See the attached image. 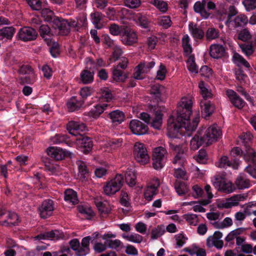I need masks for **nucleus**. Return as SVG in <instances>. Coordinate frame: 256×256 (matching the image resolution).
<instances>
[{
    "label": "nucleus",
    "instance_id": "f257e3e1",
    "mask_svg": "<svg viewBox=\"0 0 256 256\" xmlns=\"http://www.w3.org/2000/svg\"><path fill=\"white\" fill-rule=\"evenodd\" d=\"M192 102L190 97L184 96L178 104L176 116H171L168 120V136L171 138H180L182 134L190 136L196 129L200 121L196 115L191 122Z\"/></svg>",
    "mask_w": 256,
    "mask_h": 256
},
{
    "label": "nucleus",
    "instance_id": "f03ea898",
    "mask_svg": "<svg viewBox=\"0 0 256 256\" xmlns=\"http://www.w3.org/2000/svg\"><path fill=\"white\" fill-rule=\"evenodd\" d=\"M168 156V151L165 146H160L153 150L152 165L156 170L162 168L166 162Z\"/></svg>",
    "mask_w": 256,
    "mask_h": 256
},
{
    "label": "nucleus",
    "instance_id": "7ed1b4c3",
    "mask_svg": "<svg viewBox=\"0 0 256 256\" xmlns=\"http://www.w3.org/2000/svg\"><path fill=\"white\" fill-rule=\"evenodd\" d=\"M124 183V177L118 174L110 180L106 182L103 186L104 193L108 196L114 194L118 192Z\"/></svg>",
    "mask_w": 256,
    "mask_h": 256
},
{
    "label": "nucleus",
    "instance_id": "20e7f679",
    "mask_svg": "<svg viewBox=\"0 0 256 256\" xmlns=\"http://www.w3.org/2000/svg\"><path fill=\"white\" fill-rule=\"evenodd\" d=\"M244 158L249 163L245 170L254 178H256V152L250 146H246Z\"/></svg>",
    "mask_w": 256,
    "mask_h": 256
},
{
    "label": "nucleus",
    "instance_id": "39448f33",
    "mask_svg": "<svg viewBox=\"0 0 256 256\" xmlns=\"http://www.w3.org/2000/svg\"><path fill=\"white\" fill-rule=\"evenodd\" d=\"M212 182L214 188L222 192L230 194L233 192L235 189L230 182L226 180L224 177L220 175L215 176Z\"/></svg>",
    "mask_w": 256,
    "mask_h": 256
},
{
    "label": "nucleus",
    "instance_id": "423d86ee",
    "mask_svg": "<svg viewBox=\"0 0 256 256\" xmlns=\"http://www.w3.org/2000/svg\"><path fill=\"white\" fill-rule=\"evenodd\" d=\"M134 156L136 161L142 165L148 164L150 160L145 146L139 142H136L134 145Z\"/></svg>",
    "mask_w": 256,
    "mask_h": 256
},
{
    "label": "nucleus",
    "instance_id": "0eeeda50",
    "mask_svg": "<svg viewBox=\"0 0 256 256\" xmlns=\"http://www.w3.org/2000/svg\"><path fill=\"white\" fill-rule=\"evenodd\" d=\"M221 134L220 128L216 125H213L208 128L204 134L202 132V136L206 145L208 146L216 141Z\"/></svg>",
    "mask_w": 256,
    "mask_h": 256
},
{
    "label": "nucleus",
    "instance_id": "6e6552de",
    "mask_svg": "<svg viewBox=\"0 0 256 256\" xmlns=\"http://www.w3.org/2000/svg\"><path fill=\"white\" fill-rule=\"evenodd\" d=\"M154 65L155 62L154 60L141 62L136 68V71L133 74V78L138 80L143 79L144 76L142 74L150 72Z\"/></svg>",
    "mask_w": 256,
    "mask_h": 256
},
{
    "label": "nucleus",
    "instance_id": "1a4fd4ad",
    "mask_svg": "<svg viewBox=\"0 0 256 256\" xmlns=\"http://www.w3.org/2000/svg\"><path fill=\"white\" fill-rule=\"evenodd\" d=\"M19 72L23 75L19 78L20 84H32L35 81V74L30 66L28 65L22 66L20 68Z\"/></svg>",
    "mask_w": 256,
    "mask_h": 256
},
{
    "label": "nucleus",
    "instance_id": "9d476101",
    "mask_svg": "<svg viewBox=\"0 0 256 256\" xmlns=\"http://www.w3.org/2000/svg\"><path fill=\"white\" fill-rule=\"evenodd\" d=\"M67 129L69 133L76 138H80V136H84V132L86 130V125L80 122L71 121L67 125Z\"/></svg>",
    "mask_w": 256,
    "mask_h": 256
},
{
    "label": "nucleus",
    "instance_id": "9b49d317",
    "mask_svg": "<svg viewBox=\"0 0 256 256\" xmlns=\"http://www.w3.org/2000/svg\"><path fill=\"white\" fill-rule=\"evenodd\" d=\"M169 146L172 150L177 152L173 160V164L180 166H183L186 162V159L184 155V150L182 146L175 144H174L172 140L169 142Z\"/></svg>",
    "mask_w": 256,
    "mask_h": 256
},
{
    "label": "nucleus",
    "instance_id": "f8f14e48",
    "mask_svg": "<svg viewBox=\"0 0 256 256\" xmlns=\"http://www.w3.org/2000/svg\"><path fill=\"white\" fill-rule=\"evenodd\" d=\"M248 194H236L230 198L227 199L225 202H222L218 204L219 208H230L236 206L240 202H243L246 200Z\"/></svg>",
    "mask_w": 256,
    "mask_h": 256
},
{
    "label": "nucleus",
    "instance_id": "ddd939ff",
    "mask_svg": "<svg viewBox=\"0 0 256 256\" xmlns=\"http://www.w3.org/2000/svg\"><path fill=\"white\" fill-rule=\"evenodd\" d=\"M18 35L20 40L28 42L36 39L38 34L36 30L32 28L24 26L20 30Z\"/></svg>",
    "mask_w": 256,
    "mask_h": 256
},
{
    "label": "nucleus",
    "instance_id": "4468645a",
    "mask_svg": "<svg viewBox=\"0 0 256 256\" xmlns=\"http://www.w3.org/2000/svg\"><path fill=\"white\" fill-rule=\"evenodd\" d=\"M129 128L132 132L136 135H143L147 133L148 126L137 120H132L129 124Z\"/></svg>",
    "mask_w": 256,
    "mask_h": 256
},
{
    "label": "nucleus",
    "instance_id": "2eb2a0df",
    "mask_svg": "<svg viewBox=\"0 0 256 256\" xmlns=\"http://www.w3.org/2000/svg\"><path fill=\"white\" fill-rule=\"evenodd\" d=\"M237 13L238 10L235 6H230L228 8V13H227L225 10H219L218 12L217 18L220 21L226 20V24L230 27V22L232 17L236 15Z\"/></svg>",
    "mask_w": 256,
    "mask_h": 256
},
{
    "label": "nucleus",
    "instance_id": "dca6fc26",
    "mask_svg": "<svg viewBox=\"0 0 256 256\" xmlns=\"http://www.w3.org/2000/svg\"><path fill=\"white\" fill-rule=\"evenodd\" d=\"M54 210L53 201L50 200H44L38 208V212L41 218H46L50 216Z\"/></svg>",
    "mask_w": 256,
    "mask_h": 256
},
{
    "label": "nucleus",
    "instance_id": "f3484780",
    "mask_svg": "<svg viewBox=\"0 0 256 256\" xmlns=\"http://www.w3.org/2000/svg\"><path fill=\"white\" fill-rule=\"evenodd\" d=\"M222 234L220 231H216L213 236H210L206 240V245L208 247L215 246L217 248L220 249L224 245L223 241L221 240Z\"/></svg>",
    "mask_w": 256,
    "mask_h": 256
},
{
    "label": "nucleus",
    "instance_id": "a211bd4d",
    "mask_svg": "<svg viewBox=\"0 0 256 256\" xmlns=\"http://www.w3.org/2000/svg\"><path fill=\"white\" fill-rule=\"evenodd\" d=\"M76 144L82 149L84 154L88 153L92 148L93 144L91 139L84 136H80L76 138Z\"/></svg>",
    "mask_w": 256,
    "mask_h": 256
},
{
    "label": "nucleus",
    "instance_id": "6ab92c4d",
    "mask_svg": "<svg viewBox=\"0 0 256 256\" xmlns=\"http://www.w3.org/2000/svg\"><path fill=\"white\" fill-rule=\"evenodd\" d=\"M122 42L128 46H132L138 42V38L136 32L132 30H126L122 36Z\"/></svg>",
    "mask_w": 256,
    "mask_h": 256
},
{
    "label": "nucleus",
    "instance_id": "aec40b11",
    "mask_svg": "<svg viewBox=\"0 0 256 256\" xmlns=\"http://www.w3.org/2000/svg\"><path fill=\"white\" fill-rule=\"evenodd\" d=\"M226 94L235 107L240 109L244 106V101L234 90H228L226 91Z\"/></svg>",
    "mask_w": 256,
    "mask_h": 256
},
{
    "label": "nucleus",
    "instance_id": "412c9836",
    "mask_svg": "<svg viewBox=\"0 0 256 256\" xmlns=\"http://www.w3.org/2000/svg\"><path fill=\"white\" fill-rule=\"evenodd\" d=\"M225 49L222 45L218 44H212L210 47V54L214 58H220L224 54Z\"/></svg>",
    "mask_w": 256,
    "mask_h": 256
},
{
    "label": "nucleus",
    "instance_id": "4be33fe9",
    "mask_svg": "<svg viewBox=\"0 0 256 256\" xmlns=\"http://www.w3.org/2000/svg\"><path fill=\"white\" fill-rule=\"evenodd\" d=\"M200 106L202 115L205 118L209 117L214 112V106L210 101L201 100Z\"/></svg>",
    "mask_w": 256,
    "mask_h": 256
},
{
    "label": "nucleus",
    "instance_id": "5701e85b",
    "mask_svg": "<svg viewBox=\"0 0 256 256\" xmlns=\"http://www.w3.org/2000/svg\"><path fill=\"white\" fill-rule=\"evenodd\" d=\"M76 164L78 170V176L80 180L83 181L88 177L89 169L87 168L85 162L82 160H78Z\"/></svg>",
    "mask_w": 256,
    "mask_h": 256
},
{
    "label": "nucleus",
    "instance_id": "b1692460",
    "mask_svg": "<svg viewBox=\"0 0 256 256\" xmlns=\"http://www.w3.org/2000/svg\"><path fill=\"white\" fill-rule=\"evenodd\" d=\"M188 28L191 35L195 39H202L204 36V32L200 26L190 22Z\"/></svg>",
    "mask_w": 256,
    "mask_h": 256
},
{
    "label": "nucleus",
    "instance_id": "393cba45",
    "mask_svg": "<svg viewBox=\"0 0 256 256\" xmlns=\"http://www.w3.org/2000/svg\"><path fill=\"white\" fill-rule=\"evenodd\" d=\"M48 156L56 160H61L64 158L66 153L62 149L58 148L51 147L47 150Z\"/></svg>",
    "mask_w": 256,
    "mask_h": 256
},
{
    "label": "nucleus",
    "instance_id": "a878e982",
    "mask_svg": "<svg viewBox=\"0 0 256 256\" xmlns=\"http://www.w3.org/2000/svg\"><path fill=\"white\" fill-rule=\"evenodd\" d=\"M248 19L246 16L239 14L233 20H230V26H232L234 28L243 27L248 24Z\"/></svg>",
    "mask_w": 256,
    "mask_h": 256
},
{
    "label": "nucleus",
    "instance_id": "bb28decb",
    "mask_svg": "<svg viewBox=\"0 0 256 256\" xmlns=\"http://www.w3.org/2000/svg\"><path fill=\"white\" fill-rule=\"evenodd\" d=\"M108 116L112 123L116 125L122 123L124 120V113L120 110L112 111L108 114Z\"/></svg>",
    "mask_w": 256,
    "mask_h": 256
},
{
    "label": "nucleus",
    "instance_id": "cd10ccee",
    "mask_svg": "<svg viewBox=\"0 0 256 256\" xmlns=\"http://www.w3.org/2000/svg\"><path fill=\"white\" fill-rule=\"evenodd\" d=\"M202 144H206L204 140H203V138L202 136V131H198L197 134L190 140V148L193 150H196L198 149Z\"/></svg>",
    "mask_w": 256,
    "mask_h": 256
},
{
    "label": "nucleus",
    "instance_id": "c85d7f7f",
    "mask_svg": "<svg viewBox=\"0 0 256 256\" xmlns=\"http://www.w3.org/2000/svg\"><path fill=\"white\" fill-rule=\"evenodd\" d=\"M239 162L238 160H234V162H232L229 160L228 156H222L220 160V161L216 164V166L220 168H226L227 166L232 167L234 169H237Z\"/></svg>",
    "mask_w": 256,
    "mask_h": 256
},
{
    "label": "nucleus",
    "instance_id": "c756f323",
    "mask_svg": "<svg viewBox=\"0 0 256 256\" xmlns=\"http://www.w3.org/2000/svg\"><path fill=\"white\" fill-rule=\"evenodd\" d=\"M132 18L137 24L144 28H146L149 26L150 22L148 18L140 13L135 14Z\"/></svg>",
    "mask_w": 256,
    "mask_h": 256
},
{
    "label": "nucleus",
    "instance_id": "7c9ffc66",
    "mask_svg": "<svg viewBox=\"0 0 256 256\" xmlns=\"http://www.w3.org/2000/svg\"><path fill=\"white\" fill-rule=\"evenodd\" d=\"M16 30L12 26H6L0 29V40H12Z\"/></svg>",
    "mask_w": 256,
    "mask_h": 256
},
{
    "label": "nucleus",
    "instance_id": "2f4dec72",
    "mask_svg": "<svg viewBox=\"0 0 256 256\" xmlns=\"http://www.w3.org/2000/svg\"><path fill=\"white\" fill-rule=\"evenodd\" d=\"M84 102V100H78L76 97L73 96L67 102V107L69 111L74 112L80 108Z\"/></svg>",
    "mask_w": 256,
    "mask_h": 256
},
{
    "label": "nucleus",
    "instance_id": "473e14b6",
    "mask_svg": "<svg viewBox=\"0 0 256 256\" xmlns=\"http://www.w3.org/2000/svg\"><path fill=\"white\" fill-rule=\"evenodd\" d=\"M174 188L180 196H182L186 194L189 191L188 186L184 182L177 180L174 183Z\"/></svg>",
    "mask_w": 256,
    "mask_h": 256
},
{
    "label": "nucleus",
    "instance_id": "72a5a7b5",
    "mask_svg": "<svg viewBox=\"0 0 256 256\" xmlns=\"http://www.w3.org/2000/svg\"><path fill=\"white\" fill-rule=\"evenodd\" d=\"M205 0L198 2L194 6V9L196 12L200 13L204 18L208 17L210 14L206 11L204 6Z\"/></svg>",
    "mask_w": 256,
    "mask_h": 256
},
{
    "label": "nucleus",
    "instance_id": "f704fd0d",
    "mask_svg": "<svg viewBox=\"0 0 256 256\" xmlns=\"http://www.w3.org/2000/svg\"><path fill=\"white\" fill-rule=\"evenodd\" d=\"M190 39L188 34H184L182 38V44L184 54L187 56H192V48L190 44Z\"/></svg>",
    "mask_w": 256,
    "mask_h": 256
},
{
    "label": "nucleus",
    "instance_id": "c9c22d12",
    "mask_svg": "<svg viewBox=\"0 0 256 256\" xmlns=\"http://www.w3.org/2000/svg\"><path fill=\"white\" fill-rule=\"evenodd\" d=\"M60 33L62 35L68 34L70 30L68 20L62 19L56 22Z\"/></svg>",
    "mask_w": 256,
    "mask_h": 256
},
{
    "label": "nucleus",
    "instance_id": "e433bc0d",
    "mask_svg": "<svg viewBox=\"0 0 256 256\" xmlns=\"http://www.w3.org/2000/svg\"><path fill=\"white\" fill-rule=\"evenodd\" d=\"M59 238V232L58 230H52L40 234L34 238L36 240H48L52 238Z\"/></svg>",
    "mask_w": 256,
    "mask_h": 256
},
{
    "label": "nucleus",
    "instance_id": "4c0bfd02",
    "mask_svg": "<svg viewBox=\"0 0 256 256\" xmlns=\"http://www.w3.org/2000/svg\"><path fill=\"white\" fill-rule=\"evenodd\" d=\"M8 220L2 222H0V224L3 226H14L18 224V217L14 212H9L8 216Z\"/></svg>",
    "mask_w": 256,
    "mask_h": 256
},
{
    "label": "nucleus",
    "instance_id": "58836bf2",
    "mask_svg": "<svg viewBox=\"0 0 256 256\" xmlns=\"http://www.w3.org/2000/svg\"><path fill=\"white\" fill-rule=\"evenodd\" d=\"M150 3L162 13H166L168 10V3L162 0H150Z\"/></svg>",
    "mask_w": 256,
    "mask_h": 256
},
{
    "label": "nucleus",
    "instance_id": "ea45409f",
    "mask_svg": "<svg viewBox=\"0 0 256 256\" xmlns=\"http://www.w3.org/2000/svg\"><path fill=\"white\" fill-rule=\"evenodd\" d=\"M64 200L66 201L75 204L78 202L76 193L71 189L66 190L64 192Z\"/></svg>",
    "mask_w": 256,
    "mask_h": 256
},
{
    "label": "nucleus",
    "instance_id": "a19ab883",
    "mask_svg": "<svg viewBox=\"0 0 256 256\" xmlns=\"http://www.w3.org/2000/svg\"><path fill=\"white\" fill-rule=\"evenodd\" d=\"M236 184L239 189L247 188L250 186V182L248 179L242 174L240 175L236 180Z\"/></svg>",
    "mask_w": 256,
    "mask_h": 256
},
{
    "label": "nucleus",
    "instance_id": "79ce46f5",
    "mask_svg": "<svg viewBox=\"0 0 256 256\" xmlns=\"http://www.w3.org/2000/svg\"><path fill=\"white\" fill-rule=\"evenodd\" d=\"M233 62L238 66H244L246 68L250 67L249 63L240 54L234 53L232 56Z\"/></svg>",
    "mask_w": 256,
    "mask_h": 256
},
{
    "label": "nucleus",
    "instance_id": "37998d69",
    "mask_svg": "<svg viewBox=\"0 0 256 256\" xmlns=\"http://www.w3.org/2000/svg\"><path fill=\"white\" fill-rule=\"evenodd\" d=\"M108 106V105L106 104L96 105L90 112L91 116L93 118L98 117L100 115L104 112V110H106Z\"/></svg>",
    "mask_w": 256,
    "mask_h": 256
},
{
    "label": "nucleus",
    "instance_id": "c03bdc74",
    "mask_svg": "<svg viewBox=\"0 0 256 256\" xmlns=\"http://www.w3.org/2000/svg\"><path fill=\"white\" fill-rule=\"evenodd\" d=\"M80 78L83 84H90L93 82L94 74L90 71L84 70L81 72Z\"/></svg>",
    "mask_w": 256,
    "mask_h": 256
},
{
    "label": "nucleus",
    "instance_id": "a18cd8bd",
    "mask_svg": "<svg viewBox=\"0 0 256 256\" xmlns=\"http://www.w3.org/2000/svg\"><path fill=\"white\" fill-rule=\"evenodd\" d=\"M39 31L41 36L48 44L51 38V32L50 27L47 25H42L40 28Z\"/></svg>",
    "mask_w": 256,
    "mask_h": 256
},
{
    "label": "nucleus",
    "instance_id": "49530a36",
    "mask_svg": "<svg viewBox=\"0 0 256 256\" xmlns=\"http://www.w3.org/2000/svg\"><path fill=\"white\" fill-rule=\"evenodd\" d=\"M126 183L130 186H134L136 184V176L134 171L128 170L125 174Z\"/></svg>",
    "mask_w": 256,
    "mask_h": 256
},
{
    "label": "nucleus",
    "instance_id": "de8ad7c7",
    "mask_svg": "<svg viewBox=\"0 0 256 256\" xmlns=\"http://www.w3.org/2000/svg\"><path fill=\"white\" fill-rule=\"evenodd\" d=\"M186 66L188 70L192 73L197 74L198 68L195 63L194 57L193 55L188 56L186 60Z\"/></svg>",
    "mask_w": 256,
    "mask_h": 256
},
{
    "label": "nucleus",
    "instance_id": "09e8293b",
    "mask_svg": "<svg viewBox=\"0 0 256 256\" xmlns=\"http://www.w3.org/2000/svg\"><path fill=\"white\" fill-rule=\"evenodd\" d=\"M90 18L92 23L94 25L96 28L100 29L102 28V25L100 24V22L102 18V13L98 12L92 13Z\"/></svg>",
    "mask_w": 256,
    "mask_h": 256
},
{
    "label": "nucleus",
    "instance_id": "8fccbe9b",
    "mask_svg": "<svg viewBox=\"0 0 256 256\" xmlns=\"http://www.w3.org/2000/svg\"><path fill=\"white\" fill-rule=\"evenodd\" d=\"M198 87L200 89V94L204 98L202 100H206L207 99L212 97L211 91L206 87L203 82H200L199 83Z\"/></svg>",
    "mask_w": 256,
    "mask_h": 256
},
{
    "label": "nucleus",
    "instance_id": "3c124183",
    "mask_svg": "<svg viewBox=\"0 0 256 256\" xmlns=\"http://www.w3.org/2000/svg\"><path fill=\"white\" fill-rule=\"evenodd\" d=\"M162 122V115L160 112H156L155 116L152 120L151 126L155 129L160 128Z\"/></svg>",
    "mask_w": 256,
    "mask_h": 256
},
{
    "label": "nucleus",
    "instance_id": "603ef678",
    "mask_svg": "<svg viewBox=\"0 0 256 256\" xmlns=\"http://www.w3.org/2000/svg\"><path fill=\"white\" fill-rule=\"evenodd\" d=\"M244 230V228H240L231 231L226 237V241L229 242L234 240V238H236L239 237L238 236L242 234Z\"/></svg>",
    "mask_w": 256,
    "mask_h": 256
},
{
    "label": "nucleus",
    "instance_id": "864d4df0",
    "mask_svg": "<svg viewBox=\"0 0 256 256\" xmlns=\"http://www.w3.org/2000/svg\"><path fill=\"white\" fill-rule=\"evenodd\" d=\"M122 238L128 242L139 244L142 240V236L139 234L132 233L130 234H123Z\"/></svg>",
    "mask_w": 256,
    "mask_h": 256
},
{
    "label": "nucleus",
    "instance_id": "5fc2aeb1",
    "mask_svg": "<svg viewBox=\"0 0 256 256\" xmlns=\"http://www.w3.org/2000/svg\"><path fill=\"white\" fill-rule=\"evenodd\" d=\"M163 90L164 88L162 86L159 84H155L151 87L150 93L151 94L153 95L156 99L159 100Z\"/></svg>",
    "mask_w": 256,
    "mask_h": 256
},
{
    "label": "nucleus",
    "instance_id": "6e6d98bb",
    "mask_svg": "<svg viewBox=\"0 0 256 256\" xmlns=\"http://www.w3.org/2000/svg\"><path fill=\"white\" fill-rule=\"evenodd\" d=\"M174 238L177 248L182 247L186 243V241L188 240V238L183 232L176 234Z\"/></svg>",
    "mask_w": 256,
    "mask_h": 256
},
{
    "label": "nucleus",
    "instance_id": "4d7b16f0",
    "mask_svg": "<svg viewBox=\"0 0 256 256\" xmlns=\"http://www.w3.org/2000/svg\"><path fill=\"white\" fill-rule=\"evenodd\" d=\"M112 78L116 82H123L126 76L125 75H123L122 71L116 67L113 70Z\"/></svg>",
    "mask_w": 256,
    "mask_h": 256
},
{
    "label": "nucleus",
    "instance_id": "13d9d810",
    "mask_svg": "<svg viewBox=\"0 0 256 256\" xmlns=\"http://www.w3.org/2000/svg\"><path fill=\"white\" fill-rule=\"evenodd\" d=\"M184 218L192 226H196L198 222L197 215L193 214H188L184 216Z\"/></svg>",
    "mask_w": 256,
    "mask_h": 256
},
{
    "label": "nucleus",
    "instance_id": "bf43d9fd",
    "mask_svg": "<svg viewBox=\"0 0 256 256\" xmlns=\"http://www.w3.org/2000/svg\"><path fill=\"white\" fill-rule=\"evenodd\" d=\"M165 232L163 226H158L152 231L151 238L152 239H156L162 236Z\"/></svg>",
    "mask_w": 256,
    "mask_h": 256
},
{
    "label": "nucleus",
    "instance_id": "052dcab7",
    "mask_svg": "<svg viewBox=\"0 0 256 256\" xmlns=\"http://www.w3.org/2000/svg\"><path fill=\"white\" fill-rule=\"evenodd\" d=\"M242 52L246 56L251 55L254 52V48L251 44H239Z\"/></svg>",
    "mask_w": 256,
    "mask_h": 256
},
{
    "label": "nucleus",
    "instance_id": "680f3d73",
    "mask_svg": "<svg viewBox=\"0 0 256 256\" xmlns=\"http://www.w3.org/2000/svg\"><path fill=\"white\" fill-rule=\"evenodd\" d=\"M52 142L54 144L67 142V136L64 134H56L51 138Z\"/></svg>",
    "mask_w": 256,
    "mask_h": 256
},
{
    "label": "nucleus",
    "instance_id": "e2e57ef3",
    "mask_svg": "<svg viewBox=\"0 0 256 256\" xmlns=\"http://www.w3.org/2000/svg\"><path fill=\"white\" fill-rule=\"evenodd\" d=\"M219 32L214 28H210L206 32V37L208 40H214L218 38Z\"/></svg>",
    "mask_w": 256,
    "mask_h": 256
},
{
    "label": "nucleus",
    "instance_id": "0e129e2a",
    "mask_svg": "<svg viewBox=\"0 0 256 256\" xmlns=\"http://www.w3.org/2000/svg\"><path fill=\"white\" fill-rule=\"evenodd\" d=\"M156 194L157 191L155 189L148 186L144 192V198L148 201H150Z\"/></svg>",
    "mask_w": 256,
    "mask_h": 256
},
{
    "label": "nucleus",
    "instance_id": "69168bd1",
    "mask_svg": "<svg viewBox=\"0 0 256 256\" xmlns=\"http://www.w3.org/2000/svg\"><path fill=\"white\" fill-rule=\"evenodd\" d=\"M108 29L110 33L114 36L120 35L122 32V27L116 24H110Z\"/></svg>",
    "mask_w": 256,
    "mask_h": 256
},
{
    "label": "nucleus",
    "instance_id": "338daca9",
    "mask_svg": "<svg viewBox=\"0 0 256 256\" xmlns=\"http://www.w3.org/2000/svg\"><path fill=\"white\" fill-rule=\"evenodd\" d=\"M160 24L164 28H167L172 25V22L169 16H162L158 18Z\"/></svg>",
    "mask_w": 256,
    "mask_h": 256
},
{
    "label": "nucleus",
    "instance_id": "774afa93",
    "mask_svg": "<svg viewBox=\"0 0 256 256\" xmlns=\"http://www.w3.org/2000/svg\"><path fill=\"white\" fill-rule=\"evenodd\" d=\"M251 38V34L246 29H244L240 32L238 35V39L242 42H246Z\"/></svg>",
    "mask_w": 256,
    "mask_h": 256
}]
</instances>
